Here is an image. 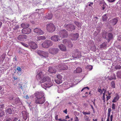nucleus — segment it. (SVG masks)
Returning <instances> with one entry per match:
<instances>
[{
    "label": "nucleus",
    "instance_id": "f257e3e1",
    "mask_svg": "<svg viewBox=\"0 0 121 121\" xmlns=\"http://www.w3.org/2000/svg\"><path fill=\"white\" fill-rule=\"evenodd\" d=\"M45 73L43 71H40L36 75L38 80H39L41 84V86L45 88L49 87L52 85V82L51 81L49 77L45 75Z\"/></svg>",
    "mask_w": 121,
    "mask_h": 121
},
{
    "label": "nucleus",
    "instance_id": "f03ea898",
    "mask_svg": "<svg viewBox=\"0 0 121 121\" xmlns=\"http://www.w3.org/2000/svg\"><path fill=\"white\" fill-rule=\"evenodd\" d=\"M37 53L42 58H46L49 56V53L47 51L39 50L37 52Z\"/></svg>",
    "mask_w": 121,
    "mask_h": 121
},
{
    "label": "nucleus",
    "instance_id": "7ed1b4c3",
    "mask_svg": "<svg viewBox=\"0 0 121 121\" xmlns=\"http://www.w3.org/2000/svg\"><path fill=\"white\" fill-rule=\"evenodd\" d=\"M46 29L48 32H52L55 30V27L53 23H50L47 25Z\"/></svg>",
    "mask_w": 121,
    "mask_h": 121
},
{
    "label": "nucleus",
    "instance_id": "20e7f679",
    "mask_svg": "<svg viewBox=\"0 0 121 121\" xmlns=\"http://www.w3.org/2000/svg\"><path fill=\"white\" fill-rule=\"evenodd\" d=\"M52 42L50 40H45L42 44L43 47L45 48H48L52 46Z\"/></svg>",
    "mask_w": 121,
    "mask_h": 121
},
{
    "label": "nucleus",
    "instance_id": "39448f33",
    "mask_svg": "<svg viewBox=\"0 0 121 121\" xmlns=\"http://www.w3.org/2000/svg\"><path fill=\"white\" fill-rule=\"evenodd\" d=\"M71 22L69 23L70 24L72 22V21H70V22ZM65 25V28L67 30L70 31H72L73 30H74L75 29V27L73 25L71 24H66Z\"/></svg>",
    "mask_w": 121,
    "mask_h": 121
},
{
    "label": "nucleus",
    "instance_id": "423d86ee",
    "mask_svg": "<svg viewBox=\"0 0 121 121\" xmlns=\"http://www.w3.org/2000/svg\"><path fill=\"white\" fill-rule=\"evenodd\" d=\"M58 34L60 37L62 38L66 37L68 36L67 31L65 30H60Z\"/></svg>",
    "mask_w": 121,
    "mask_h": 121
},
{
    "label": "nucleus",
    "instance_id": "0eeeda50",
    "mask_svg": "<svg viewBox=\"0 0 121 121\" xmlns=\"http://www.w3.org/2000/svg\"><path fill=\"white\" fill-rule=\"evenodd\" d=\"M45 100L44 97L41 98H36L35 99V102L36 104H43Z\"/></svg>",
    "mask_w": 121,
    "mask_h": 121
},
{
    "label": "nucleus",
    "instance_id": "6e6552de",
    "mask_svg": "<svg viewBox=\"0 0 121 121\" xmlns=\"http://www.w3.org/2000/svg\"><path fill=\"white\" fill-rule=\"evenodd\" d=\"M57 68L59 70H64L67 69L68 67L65 64H61L59 65Z\"/></svg>",
    "mask_w": 121,
    "mask_h": 121
},
{
    "label": "nucleus",
    "instance_id": "1a4fd4ad",
    "mask_svg": "<svg viewBox=\"0 0 121 121\" xmlns=\"http://www.w3.org/2000/svg\"><path fill=\"white\" fill-rule=\"evenodd\" d=\"M59 49L56 48H50L48 49L49 52L51 54L54 55L57 53Z\"/></svg>",
    "mask_w": 121,
    "mask_h": 121
},
{
    "label": "nucleus",
    "instance_id": "9d476101",
    "mask_svg": "<svg viewBox=\"0 0 121 121\" xmlns=\"http://www.w3.org/2000/svg\"><path fill=\"white\" fill-rule=\"evenodd\" d=\"M29 46L30 48L33 49H36L37 47L36 43L32 41H30L29 43Z\"/></svg>",
    "mask_w": 121,
    "mask_h": 121
},
{
    "label": "nucleus",
    "instance_id": "9b49d317",
    "mask_svg": "<svg viewBox=\"0 0 121 121\" xmlns=\"http://www.w3.org/2000/svg\"><path fill=\"white\" fill-rule=\"evenodd\" d=\"M56 82L58 84H60L62 82V77L60 74H58L57 76V77L55 80Z\"/></svg>",
    "mask_w": 121,
    "mask_h": 121
},
{
    "label": "nucleus",
    "instance_id": "f8f14e48",
    "mask_svg": "<svg viewBox=\"0 0 121 121\" xmlns=\"http://www.w3.org/2000/svg\"><path fill=\"white\" fill-rule=\"evenodd\" d=\"M35 94L36 98L44 97L43 96L44 94V93L42 91H41L40 92L37 91L35 93Z\"/></svg>",
    "mask_w": 121,
    "mask_h": 121
},
{
    "label": "nucleus",
    "instance_id": "ddd939ff",
    "mask_svg": "<svg viewBox=\"0 0 121 121\" xmlns=\"http://www.w3.org/2000/svg\"><path fill=\"white\" fill-rule=\"evenodd\" d=\"M34 31L35 33L37 35H43L44 34L43 31L39 28H35L34 30Z\"/></svg>",
    "mask_w": 121,
    "mask_h": 121
},
{
    "label": "nucleus",
    "instance_id": "4468645a",
    "mask_svg": "<svg viewBox=\"0 0 121 121\" xmlns=\"http://www.w3.org/2000/svg\"><path fill=\"white\" fill-rule=\"evenodd\" d=\"M72 56L74 58H80L81 56V53L80 51L76 52L73 54Z\"/></svg>",
    "mask_w": 121,
    "mask_h": 121
},
{
    "label": "nucleus",
    "instance_id": "2eb2a0df",
    "mask_svg": "<svg viewBox=\"0 0 121 121\" xmlns=\"http://www.w3.org/2000/svg\"><path fill=\"white\" fill-rule=\"evenodd\" d=\"M63 43L69 47H71L72 46V44L71 42L67 39H64L63 41Z\"/></svg>",
    "mask_w": 121,
    "mask_h": 121
},
{
    "label": "nucleus",
    "instance_id": "dca6fc26",
    "mask_svg": "<svg viewBox=\"0 0 121 121\" xmlns=\"http://www.w3.org/2000/svg\"><path fill=\"white\" fill-rule=\"evenodd\" d=\"M22 32L23 34H29L31 32V30L28 27L23 28L22 30Z\"/></svg>",
    "mask_w": 121,
    "mask_h": 121
},
{
    "label": "nucleus",
    "instance_id": "f3484780",
    "mask_svg": "<svg viewBox=\"0 0 121 121\" xmlns=\"http://www.w3.org/2000/svg\"><path fill=\"white\" fill-rule=\"evenodd\" d=\"M70 35V38L72 40H76L79 36L78 35V33L72 34Z\"/></svg>",
    "mask_w": 121,
    "mask_h": 121
},
{
    "label": "nucleus",
    "instance_id": "a211bd4d",
    "mask_svg": "<svg viewBox=\"0 0 121 121\" xmlns=\"http://www.w3.org/2000/svg\"><path fill=\"white\" fill-rule=\"evenodd\" d=\"M27 38V36L25 35H20L17 37L19 41H23Z\"/></svg>",
    "mask_w": 121,
    "mask_h": 121
},
{
    "label": "nucleus",
    "instance_id": "6ab92c4d",
    "mask_svg": "<svg viewBox=\"0 0 121 121\" xmlns=\"http://www.w3.org/2000/svg\"><path fill=\"white\" fill-rule=\"evenodd\" d=\"M112 34L111 33L108 34L105 37V38L108 40V42L112 39Z\"/></svg>",
    "mask_w": 121,
    "mask_h": 121
},
{
    "label": "nucleus",
    "instance_id": "aec40b11",
    "mask_svg": "<svg viewBox=\"0 0 121 121\" xmlns=\"http://www.w3.org/2000/svg\"><path fill=\"white\" fill-rule=\"evenodd\" d=\"M51 39L54 42H57L59 40H60V39L59 38V36L57 35L53 36L51 37Z\"/></svg>",
    "mask_w": 121,
    "mask_h": 121
},
{
    "label": "nucleus",
    "instance_id": "412c9836",
    "mask_svg": "<svg viewBox=\"0 0 121 121\" xmlns=\"http://www.w3.org/2000/svg\"><path fill=\"white\" fill-rule=\"evenodd\" d=\"M118 19L117 17L115 18L110 20V22L112 25H115L118 21Z\"/></svg>",
    "mask_w": 121,
    "mask_h": 121
},
{
    "label": "nucleus",
    "instance_id": "4be33fe9",
    "mask_svg": "<svg viewBox=\"0 0 121 121\" xmlns=\"http://www.w3.org/2000/svg\"><path fill=\"white\" fill-rule=\"evenodd\" d=\"M22 116L24 119L26 120L27 118V115L26 112L25 111H23L22 112Z\"/></svg>",
    "mask_w": 121,
    "mask_h": 121
},
{
    "label": "nucleus",
    "instance_id": "5701e85b",
    "mask_svg": "<svg viewBox=\"0 0 121 121\" xmlns=\"http://www.w3.org/2000/svg\"><path fill=\"white\" fill-rule=\"evenodd\" d=\"M58 47L62 51H65L66 50V47L62 44L59 45Z\"/></svg>",
    "mask_w": 121,
    "mask_h": 121
},
{
    "label": "nucleus",
    "instance_id": "b1692460",
    "mask_svg": "<svg viewBox=\"0 0 121 121\" xmlns=\"http://www.w3.org/2000/svg\"><path fill=\"white\" fill-rule=\"evenodd\" d=\"M56 70L52 67H50L49 68L48 71L49 72L51 73H55L56 72Z\"/></svg>",
    "mask_w": 121,
    "mask_h": 121
},
{
    "label": "nucleus",
    "instance_id": "393cba45",
    "mask_svg": "<svg viewBox=\"0 0 121 121\" xmlns=\"http://www.w3.org/2000/svg\"><path fill=\"white\" fill-rule=\"evenodd\" d=\"M119 97L118 94H116V96L114 97L113 99L112 102L113 103H115L119 99Z\"/></svg>",
    "mask_w": 121,
    "mask_h": 121
},
{
    "label": "nucleus",
    "instance_id": "a878e982",
    "mask_svg": "<svg viewBox=\"0 0 121 121\" xmlns=\"http://www.w3.org/2000/svg\"><path fill=\"white\" fill-rule=\"evenodd\" d=\"M6 54L4 53L0 57V62L1 63L3 61L4 58H5Z\"/></svg>",
    "mask_w": 121,
    "mask_h": 121
},
{
    "label": "nucleus",
    "instance_id": "bb28decb",
    "mask_svg": "<svg viewBox=\"0 0 121 121\" xmlns=\"http://www.w3.org/2000/svg\"><path fill=\"white\" fill-rule=\"evenodd\" d=\"M21 26L22 27L25 28L28 27L29 26V25L28 24L24 23L21 24Z\"/></svg>",
    "mask_w": 121,
    "mask_h": 121
},
{
    "label": "nucleus",
    "instance_id": "cd10ccee",
    "mask_svg": "<svg viewBox=\"0 0 121 121\" xmlns=\"http://www.w3.org/2000/svg\"><path fill=\"white\" fill-rule=\"evenodd\" d=\"M82 71V69L80 67L77 68L74 71V72L75 73H79L81 72Z\"/></svg>",
    "mask_w": 121,
    "mask_h": 121
},
{
    "label": "nucleus",
    "instance_id": "c85d7f7f",
    "mask_svg": "<svg viewBox=\"0 0 121 121\" xmlns=\"http://www.w3.org/2000/svg\"><path fill=\"white\" fill-rule=\"evenodd\" d=\"M5 112H6V113L7 114H11L13 112L12 110L10 108L7 109L6 111Z\"/></svg>",
    "mask_w": 121,
    "mask_h": 121
},
{
    "label": "nucleus",
    "instance_id": "c756f323",
    "mask_svg": "<svg viewBox=\"0 0 121 121\" xmlns=\"http://www.w3.org/2000/svg\"><path fill=\"white\" fill-rule=\"evenodd\" d=\"M46 39V38L44 36H41L37 37V39L38 40H44Z\"/></svg>",
    "mask_w": 121,
    "mask_h": 121
},
{
    "label": "nucleus",
    "instance_id": "7c9ffc66",
    "mask_svg": "<svg viewBox=\"0 0 121 121\" xmlns=\"http://www.w3.org/2000/svg\"><path fill=\"white\" fill-rule=\"evenodd\" d=\"M52 14H48L46 15V18L48 20H50L52 18Z\"/></svg>",
    "mask_w": 121,
    "mask_h": 121
},
{
    "label": "nucleus",
    "instance_id": "2f4dec72",
    "mask_svg": "<svg viewBox=\"0 0 121 121\" xmlns=\"http://www.w3.org/2000/svg\"><path fill=\"white\" fill-rule=\"evenodd\" d=\"M117 75L118 78H121V70H120L117 72Z\"/></svg>",
    "mask_w": 121,
    "mask_h": 121
},
{
    "label": "nucleus",
    "instance_id": "473e14b6",
    "mask_svg": "<svg viewBox=\"0 0 121 121\" xmlns=\"http://www.w3.org/2000/svg\"><path fill=\"white\" fill-rule=\"evenodd\" d=\"M17 70L18 71L17 72L18 74L19 75H20L22 71L21 68L20 67H18L17 68Z\"/></svg>",
    "mask_w": 121,
    "mask_h": 121
},
{
    "label": "nucleus",
    "instance_id": "72a5a7b5",
    "mask_svg": "<svg viewBox=\"0 0 121 121\" xmlns=\"http://www.w3.org/2000/svg\"><path fill=\"white\" fill-rule=\"evenodd\" d=\"M74 23L75 25L79 28L81 27V24L80 23L77 22H75Z\"/></svg>",
    "mask_w": 121,
    "mask_h": 121
},
{
    "label": "nucleus",
    "instance_id": "f704fd0d",
    "mask_svg": "<svg viewBox=\"0 0 121 121\" xmlns=\"http://www.w3.org/2000/svg\"><path fill=\"white\" fill-rule=\"evenodd\" d=\"M93 67L91 65H87L86 67V68L88 70H91L92 69Z\"/></svg>",
    "mask_w": 121,
    "mask_h": 121
},
{
    "label": "nucleus",
    "instance_id": "c9c22d12",
    "mask_svg": "<svg viewBox=\"0 0 121 121\" xmlns=\"http://www.w3.org/2000/svg\"><path fill=\"white\" fill-rule=\"evenodd\" d=\"M107 44V42H105L103 43L102 44L100 45V48H103L106 47V46Z\"/></svg>",
    "mask_w": 121,
    "mask_h": 121
},
{
    "label": "nucleus",
    "instance_id": "e433bc0d",
    "mask_svg": "<svg viewBox=\"0 0 121 121\" xmlns=\"http://www.w3.org/2000/svg\"><path fill=\"white\" fill-rule=\"evenodd\" d=\"M104 89H101L100 88H99L98 91L99 92L100 94H101L103 93V91H104Z\"/></svg>",
    "mask_w": 121,
    "mask_h": 121
},
{
    "label": "nucleus",
    "instance_id": "4c0bfd02",
    "mask_svg": "<svg viewBox=\"0 0 121 121\" xmlns=\"http://www.w3.org/2000/svg\"><path fill=\"white\" fill-rule=\"evenodd\" d=\"M106 15L105 14L103 16L102 18L103 20L104 21H106L107 19V17L106 16Z\"/></svg>",
    "mask_w": 121,
    "mask_h": 121
},
{
    "label": "nucleus",
    "instance_id": "58836bf2",
    "mask_svg": "<svg viewBox=\"0 0 121 121\" xmlns=\"http://www.w3.org/2000/svg\"><path fill=\"white\" fill-rule=\"evenodd\" d=\"M111 77L112 79H116V77L115 74L114 73H112L111 76Z\"/></svg>",
    "mask_w": 121,
    "mask_h": 121
},
{
    "label": "nucleus",
    "instance_id": "ea45409f",
    "mask_svg": "<svg viewBox=\"0 0 121 121\" xmlns=\"http://www.w3.org/2000/svg\"><path fill=\"white\" fill-rule=\"evenodd\" d=\"M20 102V100L19 99L18 97H17L15 99V102L16 104H17L18 103H19Z\"/></svg>",
    "mask_w": 121,
    "mask_h": 121
},
{
    "label": "nucleus",
    "instance_id": "a19ab883",
    "mask_svg": "<svg viewBox=\"0 0 121 121\" xmlns=\"http://www.w3.org/2000/svg\"><path fill=\"white\" fill-rule=\"evenodd\" d=\"M21 43L22 45H23L25 47H26L27 48H28L29 47L28 45L25 43L21 42Z\"/></svg>",
    "mask_w": 121,
    "mask_h": 121
},
{
    "label": "nucleus",
    "instance_id": "79ce46f5",
    "mask_svg": "<svg viewBox=\"0 0 121 121\" xmlns=\"http://www.w3.org/2000/svg\"><path fill=\"white\" fill-rule=\"evenodd\" d=\"M82 113L84 115H90L91 114V112L90 111L88 112L83 111Z\"/></svg>",
    "mask_w": 121,
    "mask_h": 121
},
{
    "label": "nucleus",
    "instance_id": "37998d69",
    "mask_svg": "<svg viewBox=\"0 0 121 121\" xmlns=\"http://www.w3.org/2000/svg\"><path fill=\"white\" fill-rule=\"evenodd\" d=\"M111 108H109L108 109V116L110 117V114L111 111Z\"/></svg>",
    "mask_w": 121,
    "mask_h": 121
},
{
    "label": "nucleus",
    "instance_id": "c03bdc74",
    "mask_svg": "<svg viewBox=\"0 0 121 121\" xmlns=\"http://www.w3.org/2000/svg\"><path fill=\"white\" fill-rule=\"evenodd\" d=\"M111 87L113 88L115 87V83L114 81H112L111 82Z\"/></svg>",
    "mask_w": 121,
    "mask_h": 121
},
{
    "label": "nucleus",
    "instance_id": "a18cd8bd",
    "mask_svg": "<svg viewBox=\"0 0 121 121\" xmlns=\"http://www.w3.org/2000/svg\"><path fill=\"white\" fill-rule=\"evenodd\" d=\"M4 114V112L2 111H0V117H2Z\"/></svg>",
    "mask_w": 121,
    "mask_h": 121
},
{
    "label": "nucleus",
    "instance_id": "49530a36",
    "mask_svg": "<svg viewBox=\"0 0 121 121\" xmlns=\"http://www.w3.org/2000/svg\"><path fill=\"white\" fill-rule=\"evenodd\" d=\"M115 68L117 69H121V66L119 65H117L115 67Z\"/></svg>",
    "mask_w": 121,
    "mask_h": 121
},
{
    "label": "nucleus",
    "instance_id": "de8ad7c7",
    "mask_svg": "<svg viewBox=\"0 0 121 121\" xmlns=\"http://www.w3.org/2000/svg\"><path fill=\"white\" fill-rule=\"evenodd\" d=\"M112 108L114 110L116 108V105L115 104L113 103L112 105Z\"/></svg>",
    "mask_w": 121,
    "mask_h": 121
},
{
    "label": "nucleus",
    "instance_id": "09e8293b",
    "mask_svg": "<svg viewBox=\"0 0 121 121\" xmlns=\"http://www.w3.org/2000/svg\"><path fill=\"white\" fill-rule=\"evenodd\" d=\"M4 108V105L3 104L0 105V112L3 110Z\"/></svg>",
    "mask_w": 121,
    "mask_h": 121
},
{
    "label": "nucleus",
    "instance_id": "8fccbe9b",
    "mask_svg": "<svg viewBox=\"0 0 121 121\" xmlns=\"http://www.w3.org/2000/svg\"><path fill=\"white\" fill-rule=\"evenodd\" d=\"M49 104L48 102L47 101L44 104L45 108L48 107Z\"/></svg>",
    "mask_w": 121,
    "mask_h": 121
},
{
    "label": "nucleus",
    "instance_id": "3c124183",
    "mask_svg": "<svg viewBox=\"0 0 121 121\" xmlns=\"http://www.w3.org/2000/svg\"><path fill=\"white\" fill-rule=\"evenodd\" d=\"M91 50H92L95 51L96 50V48L95 46H94L92 47L91 48Z\"/></svg>",
    "mask_w": 121,
    "mask_h": 121
},
{
    "label": "nucleus",
    "instance_id": "603ef678",
    "mask_svg": "<svg viewBox=\"0 0 121 121\" xmlns=\"http://www.w3.org/2000/svg\"><path fill=\"white\" fill-rule=\"evenodd\" d=\"M19 28V26L18 25H16L14 27L13 29L14 30H16Z\"/></svg>",
    "mask_w": 121,
    "mask_h": 121
},
{
    "label": "nucleus",
    "instance_id": "864d4df0",
    "mask_svg": "<svg viewBox=\"0 0 121 121\" xmlns=\"http://www.w3.org/2000/svg\"><path fill=\"white\" fill-rule=\"evenodd\" d=\"M107 100L108 101L109 99L111 98V96L109 95L107 96Z\"/></svg>",
    "mask_w": 121,
    "mask_h": 121
},
{
    "label": "nucleus",
    "instance_id": "5fc2aeb1",
    "mask_svg": "<svg viewBox=\"0 0 121 121\" xmlns=\"http://www.w3.org/2000/svg\"><path fill=\"white\" fill-rule=\"evenodd\" d=\"M11 119L9 118H7L6 119L4 120V121H10Z\"/></svg>",
    "mask_w": 121,
    "mask_h": 121
},
{
    "label": "nucleus",
    "instance_id": "6e6d98bb",
    "mask_svg": "<svg viewBox=\"0 0 121 121\" xmlns=\"http://www.w3.org/2000/svg\"><path fill=\"white\" fill-rule=\"evenodd\" d=\"M13 120H11V121H16L18 120V118L17 117H14L13 118Z\"/></svg>",
    "mask_w": 121,
    "mask_h": 121
},
{
    "label": "nucleus",
    "instance_id": "4d7b16f0",
    "mask_svg": "<svg viewBox=\"0 0 121 121\" xmlns=\"http://www.w3.org/2000/svg\"><path fill=\"white\" fill-rule=\"evenodd\" d=\"M118 40L121 41V35H119L118 38Z\"/></svg>",
    "mask_w": 121,
    "mask_h": 121
},
{
    "label": "nucleus",
    "instance_id": "13d9d810",
    "mask_svg": "<svg viewBox=\"0 0 121 121\" xmlns=\"http://www.w3.org/2000/svg\"><path fill=\"white\" fill-rule=\"evenodd\" d=\"M116 0H107L110 3H112L115 1Z\"/></svg>",
    "mask_w": 121,
    "mask_h": 121
},
{
    "label": "nucleus",
    "instance_id": "bf43d9fd",
    "mask_svg": "<svg viewBox=\"0 0 121 121\" xmlns=\"http://www.w3.org/2000/svg\"><path fill=\"white\" fill-rule=\"evenodd\" d=\"M87 88L89 90V88L88 87H84L81 90V91H82L84 89H85Z\"/></svg>",
    "mask_w": 121,
    "mask_h": 121
},
{
    "label": "nucleus",
    "instance_id": "052dcab7",
    "mask_svg": "<svg viewBox=\"0 0 121 121\" xmlns=\"http://www.w3.org/2000/svg\"><path fill=\"white\" fill-rule=\"evenodd\" d=\"M102 99L103 100V102H105V96L104 95L103 96H102Z\"/></svg>",
    "mask_w": 121,
    "mask_h": 121
},
{
    "label": "nucleus",
    "instance_id": "680f3d73",
    "mask_svg": "<svg viewBox=\"0 0 121 121\" xmlns=\"http://www.w3.org/2000/svg\"><path fill=\"white\" fill-rule=\"evenodd\" d=\"M113 117V116L112 115H111L110 117V121H112V118Z\"/></svg>",
    "mask_w": 121,
    "mask_h": 121
},
{
    "label": "nucleus",
    "instance_id": "e2e57ef3",
    "mask_svg": "<svg viewBox=\"0 0 121 121\" xmlns=\"http://www.w3.org/2000/svg\"><path fill=\"white\" fill-rule=\"evenodd\" d=\"M58 115H56L55 116V119L56 120H58Z\"/></svg>",
    "mask_w": 121,
    "mask_h": 121
},
{
    "label": "nucleus",
    "instance_id": "0e129e2a",
    "mask_svg": "<svg viewBox=\"0 0 121 121\" xmlns=\"http://www.w3.org/2000/svg\"><path fill=\"white\" fill-rule=\"evenodd\" d=\"M88 5L89 6H91V5H92L93 3H88Z\"/></svg>",
    "mask_w": 121,
    "mask_h": 121
},
{
    "label": "nucleus",
    "instance_id": "69168bd1",
    "mask_svg": "<svg viewBox=\"0 0 121 121\" xmlns=\"http://www.w3.org/2000/svg\"><path fill=\"white\" fill-rule=\"evenodd\" d=\"M78 121V118L77 117H76L75 118V121Z\"/></svg>",
    "mask_w": 121,
    "mask_h": 121
},
{
    "label": "nucleus",
    "instance_id": "338daca9",
    "mask_svg": "<svg viewBox=\"0 0 121 121\" xmlns=\"http://www.w3.org/2000/svg\"><path fill=\"white\" fill-rule=\"evenodd\" d=\"M58 92L59 93H61L63 91L62 90H61L60 91V90L58 89Z\"/></svg>",
    "mask_w": 121,
    "mask_h": 121
},
{
    "label": "nucleus",
    "instance_id": "774afa93",
    "mask_svg": "<svg viewBox=\"0 0 121 121\" xmlns=\"http://www.w3.org/2000/svg\"><path fill=\"white\" fill-rule=\"evenodd\" d=\"M110 117L108 116L107 118V120L106 121H110V120H109Z\"/></svg>",
    "mask_w": 121,
    "mask_h": 121
}]
</instances>
